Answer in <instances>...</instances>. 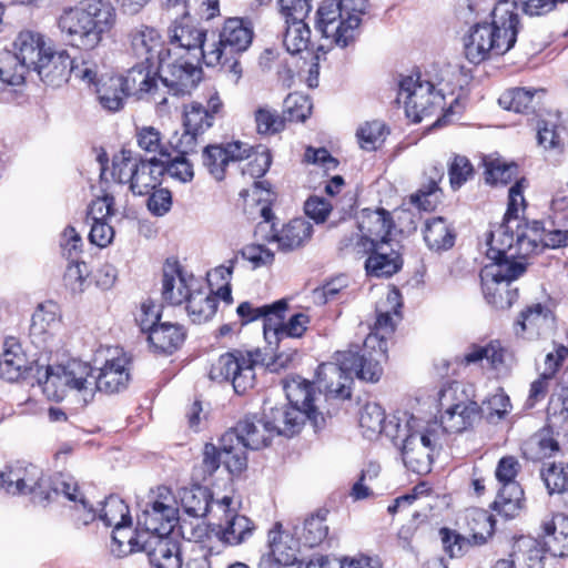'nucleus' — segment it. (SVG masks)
Segmentation results:
<instances>
[{"instance_id": "20e7f679", "label": "nucleus", "mask_w": 568, "mask_h": 568, "mask_svg": "<svg viewBox=\"0 0 568 568\" xmlns=\"http://www.w3.org/2000/svg\"><path fill=\"white\" fill-rule=\"evenodd\" d=\"M386 436L400 443L405 466L417 474L430 471L434 453L443 445L437 420H423L408 413L402 414L394 430L387 428Z\"/></svg>"}, {"instance_id": "dca6fc26", "label": "nucleus", "mask_w": 568, "mask_h": 568, "mask_svg": "<svg viewBox=\"0 0 568 568\" xmlns=\"http://www.w3.org/2000/svg\"><path fill=\"white\" fill-rule=\"evenodd\" d=\"M178 519V500L170 488L162 486L138 516V526L143 532L168 536Z\"/></svg>"}, {"instance_id": "f257e3e1", "label": "nucleus", "mask_w": 568, "mask_h": 568, "mask_svg": "<svg viewBox=\"0 0 568 568\" xmlns=\"http://www.w3.org/2000/svg\"><path fill=\"white\" fill-rule=\"evenodd\" d=\"M129 358L120 348L108 349V355L98 376L92 367L79 359H68L63 365L43 364L39 383L48 398L61 400L69 390L75 392L84 403L93 399L97 390L118 393L130 381Z\"/></svg>"}, {"instance_id": "412c9836", "label": "nucleus", "mask_w": 568, "mask_h": 568, "mask_svg": "<svg viewBox=\"0 0 568 568\" xmlns=\"http://www.w3.org/2000/svg\"><path fill=\"white\" fill-rule=\"evenodd\" d=\"M50 47L43 34L32 30L20 31L13 41V52L29 72L44 68L42 63L48 61L47 52Z\"/></svg>"}, {"instance_id": "473e14b6", "label": "nucleus", "mask_w": 568, "mask_h": 568, "mask_svg": "<svg viewBox=\"0 0 568 568\" xmlns=\"http://www.w3.org/2000/svg\"><path fill=\"white\" fill-rule=\"evenodd\" d=\"M545 544L554 556H568V517L561 513L546 515L540 521Z\"/></svg>"}, {"instance_id": "2f4dec72", "label": "nucleus", "mask_w": 568, "mask_h": 568, "mask_svg": "<svg viewBox=\"0 0 568 568\" xmlns=\"http://www.w3.org/2000/svg\"><path fill=\"white\" fill-rule=\"evenodd\" d=\"M240 195L243 197V210L248 219H262L264 223L272 221L273 213L271 205L275 195L263 182L254 181L253 186L248 190H243Z\"/></svg>"}, {"instance_id": "393cba45", "label": "nucleus", "mask_w": 568, "mask_h": 568, "mask_svg": "<svg viewBox=\"0 0 568 568\" xmlns=\"http://www.w3.org/2000/svg\"><path fill=\"white\" fill-rule=\"evenodd\" d=\"M233 500L229 496L216 500V507L225 514V523L220 531V539L230 545L237 546L248 540L255 530L254 523L244 515H239L231 509Z\"/></svg>"}, {"instance_id": "9b49d317", "label": "nucleus", "mask_w": 568, "mask_h": 568, "mask_svg": "<svg viewBox=\"0 0 568 568\" xmlns=\"http://www.w3.org/2000/svg\"><path fill=\"white\" fill-rule=\"evenodd\" d=\"M253 40V29L239 18L227 19L217 39L206 42L203 60L207 67L224 65L237 54L246 51Z\"/></svg>"}, {"instance_id": "8fccbe9b", "label": "nucleus", "mask_w": 568, "mask_h": 568, "mask_svg": "<svg viewBox=\"0 0 568 568\" xmlns=\"http://www.w3.org/2000/svg\"><path fill=\"white\" fill-rule=\"evenodd\" d=\"M467 525L470 530V540L474 546H480L487 542L493 536L495 520L493 516L484 509H470L467 513Z\"/></svg>"}, {"instance_id": "6ab92c4d", "label": "nucleus", "mask_w": 568, "mask_h": 568, "mask_svg": "<svg viewBox=\"0 0 568 568\" xmlns=\"http://www.w3.org/2000/svg\"><path fill=\"white\" fill-rule=\"evenodd\" d=\"M250 152L251 146L240 141L213 144L204 148L202 160L210 174L216 181H222L227 165L231 162H242L244 158H250Z\"/></svg>"}, {"instance_id": "bf43d9fd", "label": "nucleus", "mask_w": 568, "mask_h": 568, "mask_svg": "<svg viewBox=\"0 0 568 568\" xmlns=\"http://www.w3.org/2000/svg\"><path fill=\"white\" fill-rule=\"evenodd\" d=\"M99 518L110 527L132 524L128 505L116 496H110L104 500L99 510Z\"/></svg>"}, {"instance_id": "c85d7f7f", "label": "nucleus", "mask_w": 568, "mask_h": 568, "mask_svg": "<svg viewBox=\"0 0 568 568\" xmlns=\"http://www.w3.org/2000/svg\"><path fill=\"white\" fill-rule=\"evenodd\" d=\"M554 325L550 308L540 303L527 306L515 324V333L526 339H534L549 331Z\"/></svg>"}, {"instance_id": "6e6d98bb", "label": "nucleus", "mask_w": 568, "mask_h": 568, "mask_svg": "<svg viewBox=\"0 0 568 568\" xmlns=\"http://www.w3.org/2000/svg\"><path fill=\"white\" fill-rule=\"evenodd\" d=\"M283 44L287 52L297 54L308 48L311 29L305 21L284 23Z\"/></svg>"}, {"instance_id": "2eb2a0df", "label": "nucleus", "mask_w": 568, "mask_h": 568, "mask_svg": "<svg viewBox=\"0 0 568 568\" xmlns=\"http://www.w3.org/2000/svg\"><path fill=\"white\" fill-rule=\"evenodd\" d=\"M525 183L526 180L520 179L509 189L508 209L504 221L489 234L487 245H491L490 255L494 257L513 250L519 232L523 233L530 225V223L519 219V212L525 210V197L523 194Z\"/></svg>"}, {"instance_id": "e433bc0d", "label": "nucleus", "mask_w": 568, "mask_h": 568, "mask_svg": "<svg viewBox=\"0 0 568 568\" xmlns=\"http://www.w3.org/2000/svg\"><path fill=\"white\" fill-rule=\"evenodd\" d=\"M152 64L139 61L136 65L128 71L125 77L121 78L125 94L136 95L138 98H142L145 93L158 94V80L151 75L150 70Z\"/></svg>"}, {"instance_id": "f704fd0d", "label": "nucleus", "mask_w": 568, "mask_h": 568, "mask_svg": "<svg viewBox=\"0 0 568 568\" xmlns=\"http://www.w3.org/2000/svg\"><path fill=\"white\" fill-rule=\"evenodd\" d=\"M284 314L285 312H278V314H276V321H273V324H268L266 342L270 346H277L285 337L300 338L308 327L310 316L307 314L296 313L285 323L283 322Z\"/></svg>"}, {"instance_id": "9d476101", "label": "nucleus", "mask_w": 568, "mask_h": 568, "mask_svg": "<svg viewBox=\"0 0 568 568\" xmlns=\"http://www.w3.org/2000/svg\"><path fill=\"white\" fill-rule=\"evenodd\" d=\"M59 323L57 306L53 304L39 305L32 315L29 336L31 343L41 352L36 361L39 366L38 376L43 372V364H64L58 362L63 346L62 338L57 334Z\"/></svg>"}, {"instance_id": "69168bd1", "label": "nucleus", "mask_w": 568, "mask_h": 568, "mask_svg": "<svg viewBox=\"0 0 568 568\" xmlns=\"http://www.w3.org/2000/svg\"><path fill=\"white\" fill-rule=\"evenodd\" d=\"M537 90H527L524 88H514L505 91L498 99L499 104L515 112H526L532 104Z\"/></svg>"}, {"instance_id": "c756f323", "label": "nucleus", "mask_w": 568, "mask_h": 568, "mask_svg": "<svg viewBox=\"0 0 568 568\" xmlns=\"http://www.w3.org/2000/svg\"><path fill=\"white\" fill-rule=\"evenodd\" d=\"M313 226L303 219H293L280 230L272 225V234L268 242L276 243L277 248L283 252H291L304 246L312 237Z\"/></svg>"}, {"instance_id": "7c9ffc66", "label": "nucleus", "mask_w": 568, "mask_h": 568, "mask_svg": "<svg viewBox=\"0 0 568 568\" xmlns=\"http://www.w3.org/2000/svg\"><path fill=\"white\" fill-rule=\"evenodd\" d=\"M263 413L275 430V436L292 437L302 429L305 420L308 419L303 408L288 404L264 408Z\"/></svg>"}, {"instance_id": "72a5a7b5", "label": "nucleus", "mask_w": 568, "mask_h": 568, "mask_svg": "<svg viewBox=\"0 0 568 568\" xmlns=\"http://www.w3.org/2000/svg\"><path fill=\"white\" fill-rule=\"evenodd\" d=\"M131 49L139 61L153 63L156 59L158 63L163 55V42L160 33L150 27L142 26L132 33Z\"/></svg>"}, {"instance_id": "423d86ee", "label": "nucleus", "mask_w": 568, "mask_h": 568, "mask_svg": "<svg viewBox=\"0 0 568 568\" xmlns=\"http://www.w3.org/2000/svg\"><path fill=\"white\" fill-rule=\"evenodd\" d=\"M367 0H324L316 10L315 28L341 48L354 42L361 31Z\"/></svg>"}, {"instance_id": "a19ab883", "label": "nucleus", "mask_w": 568, "mask_h": 568, "mask_svg": "<svg viewBox=\"0 0 568 568\" xmlns=\"http://www.w3.org/2000/svg\"><path fill=\"white\" fill-rule=\"evenodd\" d=\"M400 416H394L387 424L385 423V412L377 403H366L359 412V427L363 435L368 439L376 438L379 434L385 433L389 427L395 429L397 419Z\"/></svg>"}, {"instance_id": "49530a36", "label": "nucleus", "mask_w": 568, "mask_h": 568, "mask_svg": "<svg viewBox=\"0 0 568 568\" xmlns=\"http://www.w3.org/2000/svg\"><path fill=\"white\" fill-rule=\"evenodd\" d=\"M424 240L430 250H448L454 245L455 233L444 217H432L425 222Z\"/></svg>"}, {"instance_id": "052dcab7", "label": "nucleus", "mask_w": 568, "mask_h": 568, "mask_svg": "<svg viewBox=\"0 0 568 568\" xmlns=\"http://www.w3.org/2000/svg\"><path fill=\"white\" fill-rule=\"evenodd\" d=\"M517 165L499 158L485 159L486 182L493 185L507 184L517 175Z\"/></svg>"}, {"instance_id": "79ce46f5", "label": "nucleus", "mask_w": 568, "mask_h": 568, "mask_svg": "<svg viewBox=\"0 0 568 568\" xmlns=\"http://www.w3.org/2000/svg\"><path fill=\"white\" fill-rule=\"evenodd\" d=\"M286 310L287 301L282 298L272 304L261 306L254 305L251 302H243L237 306L236 312L244 324L263 320V334L266 339L268 324H273V321H276V314H278V312H286Z\"/></svg>"}, {"instance_id": "e2e57ef3", "label": "nucleus", "mask_w": 568, "mask_h": 568, "mask_svg": "<svg viewBox=\"0 0 568 568\" xmlns=\"http://www.w3.org/2000/svg\"><path fill=\"white\" fill-rule=\"evenodd\" d=\"M434 171L435 174L430 178L429 183L410 195V202L424 211L434 210L439 202L437 182L443 178V169L434 168Z\"/></svg>"}, {"instance_id": "ddd939ff", "label": "nucleus", "mask_w": 568, "mask_h": 568, "mask_svg": "<svg viewBox=\"0 0 568 568\" xmlns=\"http://www.w3.org/2000/svg\"><path fill=\"white\" fill-rule=\"evenodd\" d=\"M434 89L435 85L423 80L420 74L408 75L400 81L397 101L404 104L406 115L413 122H420L443 110L444 95Z\"/></svg>"}, {"instance_id": "5701e85b", "label": "nucleus", "mask_w": 568, "mask_h": 568, "mask_svg": "<svg viewBox=\"0 0 568 568\" xmlns=\"http://www.w3.org/2000/svg\"><path fill=\"white\" fill-rule=\"evenodd\" d=\"M196 278L182 270L178 262L168 261L163 266L162 297L170 304L180 305L194 291Z\"/></svg>"}, {"instance_id": "4468645a", "label": "nucleus", "mask_w": 568, "mask_h": 568, "mask_svg": "<svg viewBox=\"0 0 568 568\" xmlns=\"http://www.w3.org/2000/svg\"><path fill=\"white\" fill-rule=\"evenodd\" d=\"M223 110V102L219 93L212 94L206 104L192 101L183 106L184 132L176 142L180 153L194 152L197 145V138L213 126L216 115Z\"/></svg>"}, {"instance_id": "39448f33", "label": "nucleus", "mask_w": 568, "mask_h": 568, "mask_svg": "<svg viewBox=\"0 0 568 568\" xmlns=\"http://www.w3.org/2000/svg\"><path fill=\"white\" fill-rule=\"evenodd\" d=\"M383 367L377 361H369L366 354L352 349L337 352L335 362L318 366L317 382L326 394L334 398L347 399L351 397L353 377L366 382H378Z\"/></svg>"}, {"instance_id": "680f3d73", "label": "nucleus", "mask_w": 568, "mask_h": 568, "mask_svg": "<svg viewBox=\"0 0 568 568\" xmlns=\"http://www.w3.org/2000/svg\"><path fill=\"white\" fill-rule=\"evenodd\" d=\"M256 132L260 135H273L285 126V119L268 105H261L254 111Z\"/></svg>"}, {"instance_id": "f8f14e48", "label": "nucleus", "mask_w": 568, "mask_h": 568, "mask_svg": "<svg viewBox=\"0 0 568 568\" xmlns=\"http://www.w3.org/2000/svg\"><path fill=\"white\" fill-rule=\"evenodd\" d=\"M263 361L260 349L222 354L211 366L212 381H231L236 393H245L255 384V365Z\"/></svg>"}, {"instance_id": "a878e982", "label": "nucleus", "mask_w": 568, "mask_h": 568, "mask_svg": "<svg viewBox=\"0 0 568 568\" xmlns=\"http://www.w3.org/2000/svg\"><path fill=\"white\" fill-rule=\"evenodd\" d=\"M42 470L34 465L16 467L6 471V491L8 494H33L49 499Z\"/></svg>"}, {"instance_id": "bb28decb", "label": "nucleus", "mask_w": 568, "mask_h": 568, "mask_svg": "<svg viewBox=\"0 0 568 568\" xmlns=\"http://www.w3.org/2000/svg\"><path fill=\"white\" fill-rule=\"evenodd\" d=\"M235 433L237 440L250 449H261L270 445L271 440L275 437V430L271 427L265 414L261 417L256 415L246 416L243 420L239 422L236 427L227 430Z\"/></svg>"}, {"instance_id": "7ed1b4c3", "label": "nucleus", "mask_w": 568, "mask_h": 568, "mask_svg": "<svg viewBox=\"0 0 568 568\" xmlns=\"http://www.w3.org/2000/svg\"><path fill=\"white\" fill-rule=\"evenodd\" d=\"M490 22L476 23L465 38L466 59L478 64L491 54L501 55L509 51L518 31L516 3L500 0L494 7Z\"/></svg>"}, {"instance_id": "f3484780", "label": "nucleus", "mask_w": 568, "mask_h": 568, "mask_svg": "<svg viewBox=\"0 0 568 568\" xmlns=\"http://www.w3.org/2000/svg\"><path fill=\"white\" fill-rule=\"evenodd\" d=\"M568 245V230H561L550 224L545 227L538 221L530 223L519 235L513 250L506 251L510 257L524 260L529 255L541 251L544 247L559 248Z\"/></svg>"}, {"instance_id": "09e8293b", "label": "nucleus", "mask_w": 568, "mask_h": 568, "mask_svg": "<svg viewBox=\"0 0 568 568\" xmlns=\"http://www.w3.org/2000/svg\"><path fill=\"white\" fill-rule=\"evenodd\" d=\"M223 444V465L229 473L236 475L241 474L247 465L245 455V446L237 440L235 433H224L222 436Z\"/></svg>"}, {"instance_id": "3c124183", "label": "nucleus", "mask_w": 568, "mask_h": 568, "mask_svg": "<svg viewBox=\"0 0 568 568\" xmlns=\"http://www.w3.org/2000/svg\"><path fill=\"white\" fill-rule=\"evenodd\" d=\"M216 298L214 293L193 291L186 301V311L190 318L197 324L209 321L216 312Z\"/></svg>"}, {"instance_id": "37998d69", "label": "nucleus", "mask_w": 568, "mask_h": 568, "mask_svg": "<svg viewBox=\"0 0 568 568\" xmlns=\"http://www.w3.org/2000/svg\"><path fill=\"white\" fill-rule=\"evenodd\" d=\"M184 337L185 333L179 324L164 322L151 329L148 341L154 351L171 354L181 346Z\"/></svg>"}, {"instance_id": "0e129e2a", "label": "nucleus", "mask_w": 568, "mask_h": 568, "mask_svg": "<svg viewBox=\"0 0 568 568\" xmlns=\"http://www.w3.org/2000/svg\"><path fill=\"white\" fill-rule=\"evenodd\" d=\"M210 494L202 488L185 490L182 496V505L185 511L193 517L206 516L216 501L212 503Z\"/></svg>"}, {"instance_id": "338daca9", "label": "nucleus", "mask_w": 568, "mask_h": 568, "mask_svg": "<svg viewBox=\"0 0 568 568\" xmlns=\"http://www.w3.org/2000/svg\"><path fill=\"white\" fill-rule=\"evenodd\" d=\"M232 265L233 262H231L229 266L221 265L207 273V281L212 293L227 304L232 302L230 287V278L233 270Z\"/></svg>"}, {"instance_id": "4be33fe9", "label": "nucleus", "mask_w": 568, "mask_h": 568, "mask_svg": "<svg viewBox=\"0 0 568 568\" xmlns=\"http://www.w3.org/2000/svg\"><path fill=\"white\" fill-rule=\"evenodd\" d=\"M37 358L30 361L21 343L14 337H8L2 344L0 357V376L9 382L22 378L29 371L36 368L38 377L39 366Z\"/></svg>"}, {"instance_id": "0eeeda50", "label": "nucleus", "mask_w": 568, "mask_h": 568, "mask_svg": "<svg viewBox=\"0 0 568 568\" xmlns=\"http://www.w3.org/2000/svg\"><path fill=\"white\" fill-rule=\"evenodd\" d=\"M486 264L480 272L483 293L486 301L496 308H509L517 298V293L508 288L509 284L523 275L526 263L520 257H510L508 253L491 256V245H487Z\"/></svg>"}, {"instance_id": "ea45409f", "label": "nucleus", "mask_w": 568, "mask_h": 568, "mask_svg": "<svg viewBox=\"0 0 568 568\" xmlns=\"http://www.w3.org/2000/svg\"><path fill=\"white\" fill-rule=\"evenodd\" d=\"M284 390L288 400V405L297 406L305 410L306 416L314 423L315 426L318 424L320 414L313 407V388L312 385L301 377H293L285 381Z\"/></svg>"}, {"instance_id": "864d4df0", "label": "nucleus", "mask_w": 568, "mask_h": 568, "mask_svg": "<svg viewBox=\"0 0 568 568\" xmlns=\"http://www.w3.org/2000/svg\"><path fill=\"white\" fill-rule=\"evenodd\" d=\"M510 557L517 561L518 568H544L541 551L536 540L531 538L517 539Z\"/></svg>"}, {"instance_id": "4c0bfd02", "label": "nucleus", "mask_w": 568, "mask_h": 568, "mask_svg": "<svg viewBox=\"0 0 568 568\" xmlns=\"http://www.w3.org/2000/svg\"><path fill=\"white\" fill-rule=\"evenodd\" d=\"M149 535V532H143L141 528L133 530L132 524L115 526L111 536V551L119 558L142 551V546Z\"/></svg>"}, {"instance_id": "b1692460", "label": "nucleus", "mask_w": 568, "mask_h": 568, "mask_svg": "<svg viewBox=\"0 0 568 568\" xmlns=\"http://www.w3.org/2000/svg\"><path fill=\"white\" fill-rule=\"evenodd\" d=\"M394 223L390 213L385 209H364L358 216V229L362 233L356 245L366 247L373 242L392 241L388 239Z\"/></svg>"}, {"instance_id": "f03ea898", "label": "nucleus", "mask_w": 568, "mask_h": 568, "mask_svg": "<svg viewBox=\"0 0 568 568\" xmlns=\"http://www.w3.org/2000/svg\"><path fill=\"white\" fill-rule=\"evenodd\" d=\"M116 20V9L109 0H83L63 11L59 29L72 47L91 51L110 36Z\"/></svg>"}, {"instance_id": "a18cd8bd", "label": "nucleus", "mask_w": 568, "mask_h": 568, "mask_svg": "<svg viewBox=\"0 0 568 568\" xmlns=\"http://www.w3.org/2000/svg\"><path fill=\"white\" fill-rule=\"evenodd\" d=\"M506 356L507 351L501 346V344L498 341H491L484 346H470L464 354L463 363L471 365L485 359L493 369L500 371L506 366Z\"/></svg>"}, {"instance_id": "cd10ccee", "label": "nucleus", "mask_w": 568, "mask_h": 568, "mask_svg": "<svg viewBox=\"0 0 568 568\" xmlns=\"http://www.w3.org/2000/svg\"><path fill=\"white\" fill-rule=\"evenodd\" d=\"M151 566L154 568H181L179 545L169 536L149 535L142 546Z\"/></svg>"}, {"instance_id": "603ef678", "label": "nucleus", "mask_w": 568, "mask_h": 568, "mask_svg": "<svg viewBox=\"0 0 568 568\" xmlns=\"http://www.w3.org/2000/svg\"><path fill=\"white\" fill-rule=\"evenodd\" d=\"M29 70L13 51L0 50V81L9 85H21L26 82Z\"/></svg>"}, {"instance_id": "4d7b16f0", "label": "nucleus", "mask_w": 568, "mask_h": 568, "mask_svg": "<svg viewBox=\"0 0 568 568\" xmlns=\"http://www.w3.org/2000/svg\"><path fill=\"white\" fill-rule=\"evenodd\" d=\"M540 477L549 495L568 493V464L551 463L540 469Z\"/></svg>"}, {"instance_id": "c9c22d12", "label": "nucleus", "mask_w": 568, "mask_h": 568, "mask_svg": "<svg viewBox=\"0 0 568 568\" xmlns=\"http://www.w3.org/2000/svg\"><path fill=\"white\" fill-rule=\"evenodd\" d=\"M204 31L197 28L187 14L182 16L180 20H175L169 30V37L172 44L185 49L187 51L200 50L203 54Z\"/></svg>"}, {"instance_id": "aec40b11", "label": "nucleus", "mask_w": 568, "mask_h": 568, "mask_svg": "<svg viewBox=\"0 0 568 568\" xmlns=\"http://www.w3.org/2000/svg\"><path fill=\"white\" fill-rule=\"evenodd\" d=\"M398 243L394 241L373 242L372 245L358 250L369 253L365 262L367 274L375 277H389L397 273L403 264Z\"/></svg>"}, {"instance_id": "13d9d810", "label": "nucleus", "mask_w": 568, "mask_h": 568, "mask_svg": "<svg viewBox=\"0 0 568 568\" xmlns=\"http://www.w3.org/2000/svg\"><path fill=\"white\" fill-rule=\"evenodd\" d=\"M495 506L505 517L514 518L524 507V491L518 484L501 487Z\"/></svg>"}, {"instance_id": "de8ad7c7", "label": "nucleus", "mask_w": 568, "mask_h": 568, "mask_svg": "<svg viewBox=\"0 0 568 568\" xmlns=\"http://www.w3.org/2000/svg\"><path fill=\"white\" fill-rule=\"evenodd\" d=\"M48 61L43 62V69L36 73L44 81L54 83L58 80L67 79L73 70L72 60L65 50L54 51L52 47L47 52Z\"/></svg>"}, {"instance_id": "c03bdc74", "label": "nucleus", "mask_w": 568, "mask_h": 568, "mask_svg": "<svg viewBox=\"0 0 568 568\" xmlns=\"http://www.w3.org/2000/svg\"><path fill=\"white\" fill-rule=\"evenodd\" d=\"M281 524H275L268 531V548L271 556L278 562L291 565L295 561L298 551V541L286 531H283Z\"/></svg>"}, {"instance_id": "1a4fd4ad", "label": "nucleus", "mask_w": 568, "mask_h": 568, "mask_svg": "<svg viewBox=\"0 0 568 568\" xmlns=\"http://www.w3.org/2000/svg\"><path fill=\"white\" fill-rule=\"evenodd\" d=\"M444 413L438 426L445 433L459 434L471 428L480 418V407L473 399L471 388L462 384L450 385L442 393Z\"/></svg>"}, {"instance_id": "5fc2aeb1", "label": "nucleus", "mask_w": 568, "mask_h": 568, "mask_svg": "<svg viewBox=\"0 0 568 568\" xmlns=\"http://www.w3.org/2000/svg\"><path fill=\"white\" fill-rule=\"evenodd\" d=\"M98 100L103 109L115 112L123 106L125 92L120 77H110L99 84L97 89Z\"/></svg>"}, {"instance_id": "a211bd4d", "label": "nucleus", "mask_w": 568, "mask_h": 568, "mask_svg": "<svg viewBox=\"0 0 568 568\" xmlns=\"http://www.w3.org/2000/svg\"><path fill=\"white\" fill-rule=\"evenodd\" d=\"M159 80L176 97L190 94L201 81L202 70L182 59H161L158 64Z\"/></svg>"}, {"instance_id": "774afa93", "label": "nucleus", "mask_w": 568, "mask_h": 568, "mask_svg": "<svg viewBox=\"0 0 568 568\" xmlns=\"http://www.w3.org/2000/svg\"><path fill=\"white\" fill-rule=\"evenodd\" d=\"M328 535L325 514H316L307 517L303 525L302 539L308 547L320 545Z\"/></svg>"}, {"instance_id": "6e6552de", "label": "nucleus", "mask_w": 568, "mask_h": 568, "mask_svg": "<svg viewBox=\"0 0 568 568\" xmlns=\"http://www.w3.org/2000/svg\"><path fill=\"white\" fill-rule=\"evenodd\" d=\"M402 307V295L395 287L388 288L385 295L376 304V321L373 332L364 341L362 354H366L369 361H382L386 358L387 342L386 338L394 333L400 318L399 308Z\"/></svg>"}, {"instance_id": "58836bf2", "label": "nucleus", "mask_w": 568, "mask_h": 568, "mask_svg": "<svg viewBox=\"0 0 568 568\" xmlns=\"http://www.w3.org/2000/svg\"><path fill=\"white\" fill-rule=\"evenodd\" d=\"M164 163L156 159L141 160L130 183V190L135 195L151 193L161 184V176L164 174Z\"/></svg>"}]
</instances>
